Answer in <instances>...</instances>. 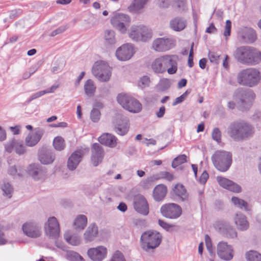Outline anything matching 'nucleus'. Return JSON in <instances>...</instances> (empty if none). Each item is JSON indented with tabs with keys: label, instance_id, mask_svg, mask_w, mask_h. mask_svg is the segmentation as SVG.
Instances as JSON below:
<instances>
[{
	"label": "nucleus",
	"instance_id": "nucleus-1",
	"mask_svg": "<svg viewBox=\"0 0 261 261\" xmlns=\"http://www.w3.org/2000/svg\"><path fill=\"white\" fill-rule=\"evenodd\" d=\"M255 128L250 123L239 120L231 122L228 127V134L234 140L243 141L253 137Z\"/></svg>",
	"mask_w": 261,
	"mask_h": 261
},
{
	"label": "nucleus",
	"instance_id": "nucleus-2",
	"mask_svg": "<svg viewBox=\"0 0 261 261\" xmlns=\"http://www.w3.org/2000/svg\"><path fill=\"white\" fill-rule=\"evenodd\" d=\"M259 51L253 47L242 46L237 48L233 56L239 63L246 65H255L258 63Z\"/></svg>",
	"mask_w": 261,
	"mask_h": 261
},
{
	"label": "nucleus",
	"instance_id": "nucleus-3",
	"mask_svg": "<svg viewBox=\"0 0 261 261\" xmlns=\"http://www.w3.org/2000/svg\"><path fill=\"white\" fill-rule=\"evenodd\" d=\"M255 98V94L250 89L239 88L234 93L237 108L242 111L248 110Z\"/></svg>",
	"mask_w": 261,
	"mask_h": 261
},
{
	"label": "nucleus",
	"instance_id": "nucleus-4",
	"mask_svg": "<svg viewBox=\"0 0 261 261\" xmlns=\"http://www.w3.org/2000/svg\"><path fill=\"white\" fill-rule=\"evenodd\" d=\"M212 161L218 170L226 172L232 164V154L230 152L225 150H217L212 156Z\"/></svg>",
	"mask_w": 261,
	"mask_h": 261
},
{
	"label": "nucleus",
	"instance_id": "nucleus-5",
	"mask_svg": "<svg viewBox=\"0 0 261 261\" xmlns=\"http://www.w3.org/2000/svg\"><path fill=\"white\" fill-rule=\"evenodd\" d=\"M259 80V72L253 68L242 70L237 75V81L240 85L250 87L256 85Z\"/></svg>",
	"mask_w": 261,
	"mask_h": 261
},
{
	"label": "nucleus",
	"instance_id": "nucleus-6",
	"mask_svg": "<svg viewBox=\"0 0 261 261\" xmlns=\"http://www.w3.org/2000/svg\"><path fill=\"white\" fill-rule=\"evenodd\" d=\"M161 234L156 231H147L141 237V246L145 251L149 252L157 248L162 241Z\"/></svg>",
	"mask_w": 261,
	"mask_h": 261
},
{
	"label": "nucleus",
	"instance_id": "nucleus-7",
	"mask_svg": "<svg viewBox=\"0 0 261 261\" xmlns=\"http://www.w3.org/2000/svg\"><path fill=\"white\" fill-rule=\"evenodd\" d=\"M93 75L100 81L108 82L111 76V68L103 61L96 62L92 68Z\"/></svg>",
	"mask_w": 261,
	"mask_h": 261
},
{
	"label": "nucleus",
	"instance_id": "nucleus-8",
	"mask_svg": "<svg viewBox=\"0 0 261 261\" xmlns=\"http://www.w3.org/2000/svg\"><path fill=\"white\" fill-rule=\"evenodd\" d=\"M130 17L123 13H116L111 19L112 25L120 32L125 34L129 27Z\"/></svg>",
	"mask_w": 261,
	"mask_h": 261
},
{
	"label": "nucleus",
	"instance_id": "nucleus-9",
	"mask_svg": "<svg viewBox=\"0 0 261 261\" xmlns=\"http://www.w3.org/2000/svg\"><path fill=\"white\" fill-rule=\"evenodd\" d=\"M152 37L150 30L143 25L132 27V39L136 41H146Z\"/></svg>",
	"mask_w": 261,
	"mask_h": 261
},
{
	"label": "nucleus",
	"instance_id": "nucleus-10",
	"mask_svg": "<svg viewBox=\"0 0 261 261\" xmlns=\"http://www.w3.org/2000/svg\"><path fill=\"white\" fill-rule=\"evenodd\" d=\"M133 206L135 211L143 216H147L149 213V204L141 194H137L133 198Z\"/></svg>",
	"mask_w": 261,
	"mask_h": 261
},
{
	"label": "nucleus",
	"instance_id": "nucleus-11",
	"mask_svg": "<svg viewBox=\"0 0 261 261\" xmlns=\"http://www.w3.org/2000/svg\"><path fill=\"white\" fill-rule=\"evenodd\" d=\"M181 208L175 203H168L163 205L161 208L162 215L169 219H176L181 214Z\"/></svg>",
	"mask_w": 261,
	"mask_h": 261
},
{
	"label": "nucleus",
	"instance_id": "nucleus-12",
	"mask_svg": "<svg viewBox=\"0 0 261 261\" xmlns=\"http://www.w3.org/2000/svg\"><path fill=\"white\" fill-rule=\"evenodd\" d=\"M216 227L219 232L225 237L232 239L237 237V232L236 229L228 221H218L216 223Z\"/></svg>",
	"mask_w": 261,
	"mask_h": 261
},
{
	"label": "nucleus",
	"instance_id": "nucleus-13",
	"mask_svg": "<svg viewBox=\"0 0 261 261\" xmlns=\"http://www.w3.org/2000/svg\"><path fill=\"white\" fill-rule=\"evenodd\" d=\"M38 160L42 164H51L55 160V154L51 149L43 146L38 150Z\"/></svg>",
	"mask_w": 261,
	"mask_h": 261
},
{
	"label": "nucleus",
	"instance_id": "nucleus-14",
	"mask_svg": "<svg viewBox=\"0 0 261 261\" xmlns=\"http://www.w3.org/2000/svg\"><path fill=\"white\" fill-rule=\"evenodd\" d=\"M174 46V41L172 39L165 38H157L152 44V48L159 52L168 50Z\"/></svg>",
	"mask_w": 261,
	"mask_h": 261
},
{
	"label": "nucleus",
	"instance_id": "nucleus-15",
	"mask_svg": "<svg viewBox=\"0 0 261 261\" xmlns=\"http://www.w3.org/2000/svg\"><path fill=\"white\" fill-rule=\"evenodd\" d=\"M46 234L50 238L56 239L60 234L59 224L55 217H49L44 226Z\"/></svg>",
	"mask_w": 261,
	"mask_h": 261
},
{
	"label": "nucleus",
	"instance_id": "nucleus-16",
	"mask_svg": "<svg viewBox=\"0 0 261 261\" xmlns=\"http://www.w3.org/2000/svg\"><path fill=\"white\" fill-rule=\"evenodd\" d=\"M256 38L255 32L251 28H242L238 33V39L241 43H252L255 41Z\"/></svg>",
	"mask_w": 261,
	"mask_h": 261
},
{
	"label": "nucleus",
	"instance_id": "nucleus-17",
	"mask_svg": "<svg viewBox=\"0 0 261 261\" xmlns=\"http://www.w3.org/2000/svg\"><path fill=\"white\" fill-rule=\"evenodd\" d=\"M163 66L170 74L175 73L177 70V57L175 55H165L161 57Z\"/></svg>",
	"mask_w": 261,
	"mask_h": 261
},
{
	"label": "nucleus",
	"instance_id": "nucleus-18",
	"mask_svg": "<svg viewBox=\"0 0 261 261\" xmlns=\"http://www.w3.org/2000/svg\"><path fill=\"white\" fill-rule=\"evenodd\" d=\"M87 254L93 261H102L107 255V249L103 246L91 248L88 250Z\"/></svg>",
	"mask_w": 261,
	"mask_h": 261
},
{
	"label": "nucleus",
	"instance_id": "nucleus-19",
	"mask_svg": "<svg viewBox=\"0 0 261 261\" xmlns=\"http://www.w3.org/2000/svg\"><path fill=\"white\" fill-rule=\"evenodd\" d=\"M233 249L226 242H220L217 245V254L220 258L225 260H230L233 257Z\"/></svg>",
	"mask_w": 261,
	"mask_h": 261
},
{
	"label": "nucleus",
	"instance_id": "nucleus-20",
	"mask_svg": "<svg viewBox=\"0 0 261 261\" xmlns=\"http://www.w3.org/2000/svg\"><path fill=\"white\" fill-rule=\"evenodd\" d=\"M22 229L23 233L29 237L35 238L40 236L41 227L35 222H27L23 224Z\"/></svg>",
	"mask_w": 261,
	"mask_h": 261
},
{
	"label": "nucleus",
	"instance_id": "nucleus-21",
	"mask_svg": "<svg viewBox=\"0 0 261 261\" xmlns=\"http://www.w3.org/2000/svg\"><path fill=\"white\" fill-rule=\"evenodd\" d=\"M44 133V129L36 128L33 133H29L25 139V145L29 147L35 146L40 140Z\"/></svg>",
	"mask_w": 261,
	"mask_h": 261
},
{
	"label": "nucleus",
	"instance_id": "nucleus-22",
	"mask_svg": "<svg viewBox=\"0 0 261 261\" xmlns=\"http://www.w3.org/2000/svg\"><path fill=\"white\" fill-rule=\"evenodd\" d=\"M5 149L9 153L15 151L19 155L24 154L26 152L25 147L23 143L19 140L12 139L5 144Z\"/></svg>",
	"mask_w": 261,
	"mask_h": 261
},
{
	"label": "nucleus",
	"instance_id": "nucleus-23",
	"mask_svg": "<svg viewBox=\"0 0 261 261\" xmlns=\"http://www.w3.org/2000/svg\"><path fill=\"white\" fill-rule=\"evenodd\" d=\"M217 180L221 187L231 192L240 193L242 191L241 186L231 180L221 176H217Z\"/></svg>",
	"mask_w": 261,
	"mask_h": 261
},
{
	"label": "nucleus",
	"instance_id": "nucleus-24",
	"mask_svg": "<svg viewBox=\"0 0 261 261\" xmlns=\"http://www.w3.org/2000/svg\"><path fill=\"white\" fill-rule=\"evenodd\" d=\"M91 161L94 166H97L102 162L104 156V150L101 145L94 143L91 148Z\"/></svg>",
	"mask_w": 261,
	"mask_h": 261
},
{
	"label": "nucleus",
	"instance_id": "nucleus-25",
	"mask_svg": "<svg viewBox=\"0 0 261 261\" xmlns=\"http://www.w3.org/2000/svg\"><path fill=\"white\" fill-rule=\"evenodd\" d=\"M83 156V151L77 150L73 152L69 156L67 162V167L71 171L75 170L82 160Z\"/></svg>",
	"mask_w": 261,
	"mask_h": 261
},
{
	"label": "nucleus",
	"instance_id": "nucleus-26",
	"mask_svg": "<svg viewBox=\"0 0 261 261\" xmlns=\"http://www.w3.org/2000/svg\"><path fill=\"white\" fill-rule=\"evenodd\" d=\"M233 221L237 229L239 230H246L249 227V223L246 217L241 213H237L234 215Z\"/></svg>",
	"mask_w": 261,
	"mask_h": 261
},
{
	"label": "nucleus",
	"instance_id": "nucleus-27",
	"mask_svg": "<svg viewBox=\"0 0 261 261\" xmlns=\"http://www.w3.org/2000/svg\"><path fill=\"white\" fill-rule=\"evenodd\" d=\"M28 174L34 179H39L46 172L45 169L38 164H31L28 167Z\"/></svg>",
	"mask_w": 261,
	"mask_h": 261
},
{
	"label": "nucleus",
	"instance_id": "nucleus-28",
	"mask_svg": "<svg viewBox=\"0 0 261 261\" xmlns=\"http://www.w3.org/2000/svg\"><path fill=\"white\" fill-rule=\"evenodd\" d=\"M130 45L124 44L119 47L116 51V56L119 60L126 61L130 59Z\"/></svg>",
	"mask_w": 261,
	"mask_h": 261
},
{
	"label": "nucleus",
	"instance_id": "nucleus-29",
	"mask_svg": "<svg viewBox=\"0 0 261 261\" xmlns=\"http://www.w3.org/2000/svg\"><path fill=\"white\" fill-rule=\"evenodd\" d=\"M116 137L109 133H105L101 135L98 138V141L101 144L110 147H114L117 144Z\"/></svg>",
	"mask_w": 261,
	"mask_h": 261
},
{
	"label": "nucleus",
	"instance_id": "nucleus-30",
	"mask_svg": "<svg viewBox=\"0 0 261 261\" xmlns=\"http://www.w3.org/2000/svg\"><path fill=\"white\" fill-rule=\"evenodd\" d=\"M167 192V187L162 184L157 185L153 191V196L156 201L162 200Z\"/></svg>",
	"mask_w": 261,
	"mask_h": 261
},
{
	"label": "nucleus",
	"instance_id": "nucleus-31",
	"mask_svg": "<svg viewBox=\"0 0 261 261\" xmlns=\"http://www.w3.org/2000/svg\"><path fill=\"white\" fill-rule=\"evenodd\" d=\"M170 28L175 31H180L186 26V21L181 17H175L170 22Z\"/></svg>",
	"mask_w": 261,
	"mask_h": 261
},
{
	"label": "nucleus",
	"instance_id": "nucleus-32",
	"mask_svg": "<svg viewBox=\"0 0 261 261\" xmlns=\"http://www.w3.org/2000/svg\"><path fill=\"white\" fill-rule=\"evenodd\" d=\"M98 233V228L95 224H90L84 234V238L87 241H92Z\"/></svg>",
	"mask_w": 261,
	"mask_h": 261
},
{
	"label": "nucleus",
	"instance_id": "nucleus-33",
	"mask_svg": "<svg viewBox=\"0 0 261 261\" xmlns=\"http://www.w3.org/2000/svg\"><path fill=\"white\" fill-rule=\"evenodd\" d=\"M87 224V217L84 215H79L75 218L73 223V227L76 230H83Z\"/></svg>",
	"mask_w": 261,
	"mask_h": 261
},
{
	"label": "nucleus",
	"instance_id": "nucleus-34",
	"mask_svg": "<svg viewBox=\"0 0 261 261\" xmlns=\"http://www.w3.org/2000/svg\"><path fill=\"white\" fill-rule=\"evenodd\" d=\"M104 39L107 45L112 46L116 43L115 32L112 30H107L104 33Z\"/></svg>",
	"mask_w": 261,
	"mask_h": 261
},
{
	"label": "nucleus",
	"instance_id": "nucleus-35",
	"mask_svg": "<svg viewBox=\"0 0 261 261\" xmlns=\"http://www.w3.org/2000/svg\"><path fill=\"white\" fill-rule=\"evenodd\" d=\"M117 100L124 109L130 112V98L127 95L123 93L119 94Z\"/></svg>",
	"mask_w": 261,
	"mask_h": 261
},
{
	"label": "nucleus",
	"instance_id": "nucleus-36",
	"mask_svg": "<svg viewBox=\"0 0 261 261\" xmlns=\"http://www.w3.org/2000/svg\"><path fill=\"white\" fill-rule=\"evenodd\" d=\"M84 89L88 96L92 97L96 91V86L94 82L90 79L87 80L84 84Z\"/></svg>",
	"mask_w": 261,
	"mask_h": 261
},
{
	"label": "nucleus",
	"instance_id": "nucleus-37",
	"mask_svg": "<svg viewBox=\"0 0 261 261\" xmlns=\"http://www.w3.org/2000/svg\"><path fill=\"white\" fill-rule=\"evenodd\" d=\"M173 191L182 201L186 200L188 197L187 191L182 185L176 184L173 189Z\"/></svg>",
	"mask_w": 261,
	"mask_h": 261
},
{
	"label": "nucleus",
	"instance_id": "nucleus-38",
	"mask_svg": "<svg viewBox=\"0 0 261 261\" xmlns=\"http://www.w3.org/2000/svg\"><path fill=\"white\" fill-rule=\"evenodd\" d=\"M151 68L155 73H163L165 72L161 57L154 60L151 63Z\"/></svg>",
	"mask_w": 261,
	"mask_h": 261
},
{
	"label": "nucleus",
	"instance_id": "nucleus-39",
	"mask_svg": "<svg viewBox=\"0 0 261 261\" xmlns=\"http://www.w3.org/2000/svg\"><path fill=\"white\" fill-rule=\"evenodd\" d=\"M147 2V0H134L133 3L132 4V12L137 13H141Z\"/></svg>",
	"mask_w": 261,
	"mask_h": 261
},
{
	"label": "nucleus",
	"instance_id": "nucleus-40",
	"mask_svg": "<svg viewBox=\"0 0 261 261\" xmlns=\"http://www.w3.org/2000/svg\"><path fill=\"white\" fill-rule=\"evenodd\" d=\"M1 189L3 192V195L7 196L9 198L12 197L13 188L9 182L4 181L1 186Z\"/></svg>",
	"mask_w": 261,
	"mask_h": 261
},
{
	"label": "nucleus",
	"instance_id": "nucleus-41",
	"mask_svg": "<svg viewBox=\"0 0 261 261\" xmlns=\"http://www.w3.org/2000/svg\"><path fill=\"white\" fill-rule=\"evenodd\" d=\"M65 257L69 261H85L82 256L73 251H67Z\"/></svg>",
	"mask_w": 261,
	"mask_h": 261
},
{
	"label": "nucleus",
	"instance_id": "nucleus-42",
	"mask_svg": "<svg viewBox=\"0 0 261 261\" xmlns=\"http://www.w3.org/2000/svg\"><path fill=\"white\" fill-rule=\"evenodd\" d=\"M53 146L57 150L61 151L64 149L65 146L64 140L61 137H56L54 140Z\"/></svg>",
	"mask_w": 261,
	"mask_h": 261
},
{
	"label": "nucleus",
	"instance_id": "nucleus-43",
	"mask_svg": "<svg viewBox=\"0 0 261 261\" xmlns=\"http://www.w3.org/2000/svg\"><path fill=\"white\" fill-rule=\"evenodd\" d=\"M231 202L235 206L240 208H244L245 210H247V202L242 199H240L237 197H232L231 198Z\"/></svg>",
	"mask_w": 261,
	"mask_h": 261
},
{
	"label": "nucleus",
	"instance_id": "nucleus-44",
	"mask_svg": "<svg viewBox=\"0 0 261 261\" xmlns=\"http://www.w3.org/2000/svg\"><path fill=\"white\" fill-rule=\"evenodd\" d=\"M248 261H261V254L256 251H250L246 254Z\"/></svg>",
	"mask_w": 261,
	"mask_h": 261
},
{
	"label": "nucleus",
	"instance_id": "nucleus-45",
	"mask_svg": "<svg viewBox=\"0 0 261 261\" xmlns=\"http://www.w3.org/2000/svg\"><path fill=\"white\" fill-rule=\"evenodd\" d=\"M64 238L69 244L73 246H77L80 243V239L77 236H70L67 233H65L64 234Z\"/></svg>",
	"mask_w": 261,
	"mask_h": 261
},
{
	"label": "nucleus",
	"instance_id": "nucleus-46",
	"mask_svg": "<svg viewBox=\"0 0 261 261\" xmlns=\"http://www.w3.org/2000/svg\"><path fill=\"white\" fill-rule=\"evenodd\" d=\"M157 180V177L155 175L147 177L141 182V186L145 189H148L151 187V184L154 180Z\"/></svg>",
	"mask_w": 261,
	"mask_h": 261
},
{
	"label": "nucleus",
	"instance_id": "nucleus-47",
	"mask_svg": "<svg viewBox=\"0 0 261 261\" xmlns=\"http://www.w3.org/2000/svg\"><path fill=\"white\" fill-rule=\"evenodd\" d=\"M187 162V156L185 154L179 155L175 158L172 161V167L176 168L178 165Z\"/></svg>",
	"mask_w": 261,
	"mask_h": 261
},
{
	"label": "nucleus",
	"instance_id": "nucleus-48",
	"mask_svg": "<svg viewBox=\"0 0 261 261\" xmlns=\"http://www.w3.org/2000/svg\"><path fill=\"white\" fill-rule=\"evenodd\" d=\"M100 116L101 114L98 109L92 108L90 114V118L92 122H97L100 119Z\"/></svg>",
	"mask_w": 261,
	"mask_h": 261
},
{
	"label": "nucleus",
	"instance_id": "nucleus-49",
	"mask_svg": "<svg viewBox=\"0 0 261 261\" xmlns=\"http://www.w3.org/2000/svg\"><path fill=\"white\" fill-rule=\"evenodd\" d=\"M142 109L141 103L138 100L132 98V113H138Z\"/></svg>",
	"mask_w": 261,
	"mask_h": 261
},
{
	"label": "nucleus",
	"instance_id": "nucleus-50",
	"mask_svg": "<svg viewBox=\"0 0 261 261\" xmlns=\"http://www.w3.org/2000/svg\"><path fill=\"white\" fill-rule=\"evenodd\" d=\"M134 229H141L146 226V221L144 219H134L133 220Z\"/></svg>",
	"mask_w": 261,
	"mask_h": 261
},
{
	"label": "nucleus",
	"instance_id": "nucleus-51",
	"mask_svg": "<svg viewBox=\"0 0 261 261\" xmlns=\"http://www.w3.org/2000/svg\"><path fill=\"white\" fill-rule=\"evenodd\" d=\"M212 137L214 140L218 143L221 142V132L219 128L215 127L214 128L212 133Z\"/></svg>",
	"mask_w": 261,
	"mask_h": 261
},
{
	"label": "nucleus",
	"instance_id": "nucleus-52",
	"mask_svg": "<svg viewBox=\"0 0 261 261\" xmlns=\"http://www.w3.org/2000/svg\"><path fill=\"white\" fill-rule=\"evenodd\" d=\"M157 177V180L160 178H164L168 181H171L173 179V175L167 171H162L159 174L155 175Z\"/></svg>",
	"mask_w": 261,
	"mask_h": 261
},
{
	"label": "nucleus",
	"instance_id": "nucleus-53",
	"mask_svg": "<svg viewBox=\"0 0 261 261\" xmlns=\"http://www.w3.org/2000/svg\"><path fill=\"white\" fill-rule=\"evenodd\" d=\"M150 82V79L147 76H143L140 79L138 86L141 88L143 89L146 87H148Z\"/></svg>",
	"mask_w": 261,
	"mask_h": 261
},
{
	"label": "nucleus",
	"instance_id": "nucleus-54",
	"mask_svg": "<svg viewBox=\"0 0 261 261\" xmlns=\"http://www.w3.org/2000/svg\"><path fill=\"white\" fill-rule=\"evenodd\" d=\"M205 242L207 250H208L210 255L213 256L214 254L212 247V243L210 237L207 234L205 236Z\"/></svg>",
	"mask_w": 261,
	"mask_h": 261
},
{
	"label": "nucleus",
	"instance_id": "nucleus-55",
	"mask_svg": "<svg viewBox=\"0 0 261 261\" xmlns=\"http://www.w3.org/2000/svg\"><path fill=\"white\" fill-rule=\"evenodd\" d=\"M110 261H125L123 254L119 250L116 251L113 254Z\"/></svg>",
	"mask_w": 261,
	"mask_h": 261
},
{
	"label": "nucleus",
	"instance_id": "nucleus-56",
	"mask_svg": "<svg viewBox=\"0 0 261 261\" xmlns=\"http://www.w3.org/2000/svg\"><path fill=\"white\" fill-rule=\"evenodd\" d=\"M129 127L127 125H122L119 124L114 128L115 132L120 135H125L128 131Z\"/></svg>",
	"mask_w": 261,
	"mask_h": 261
},
{
	"label": "nucleus",
	"instance_id": "nucleus-57",
	"mask_svg": "<svg viewBox=\"0 0 261 261\" xmlns=\"http://www.w3.org/2000/svg\"><path fill=\"white\" fill-rule=\"evenodd\" d=\"M171 86V82L170 80L168 79H162L160 80L159 83V86L162 90H165L169 88Z\"/></svg>",
	"mask_w": 261,
	"mask_h": 261
},
{
	"label": "nucleus",
	"instance_id": "nucleus-58",
	"mask_svg": "<svg viewBox=\"0 0 261 261\" xmlns=\"http://www.w3.org/2000/svg\"><path fill=\"white\" fill-rule=\"evenodd\" d=\"M24 172L23 170H21L19 169V170L16 168L15 166L11 167L9 169V173L10 175L13 176H15L17 175L18 176H21L23 175Z\"/></svg>",
	"mask_w": 261,
	"mask_h": 261
},
{
	"label": "nucleus",
	"instance_id": "nucleus-59",
	"mask_svg": "<svg viewBox=\"0 0 261 261\" xmlns=\"http://www.w3.org/2000/svg\"><path fill=\"white\" fill-rule=\"evenodd\" d=\"M208 58L211 62L216 64H218L219 63L220 55L217 53L210 51L208 53Z\"/></svg>",
	"mask_w": 261,
	"mask_h": 261
},
{
	"label": "nucleus",
	"instance_id": "nucleus-60",
	"mask_svg": "<svg viewBox=\"0 0 261 261\" xmlns=\"http://www.w3.org/2000/svg\"><path fill=\"white\" fill-rule=\"evenodd\" d=\"M231 22L230 20H227L226 21V24L225 26V31L224 32V36L227 37L229 36L231 32Z\"/></svg>",
	"mask_w": 261,
	"mask_h": 261
},
{
	"label": "nucleus",
	"instance_id": "nucleus-61",
	"mask_svg": "<svg viewBox=\"0 0 261 261\" xmlns=\"http://www.w3.org/2000/svg\"><path fill=\"white\" fill-rule=\"evenodd\" d=\"M46 92L45 91H44V90H42V91H39V92H36L34 94H33L30 98L27 101V102L28 103H29L32 100L35 99H36L38 97H41V96L44 95L45 94H46Z\"/></svg>",
	"mask_w": 261,
	"mask_h": 261
},
{
	"label": "nucleus",
	"instance_id": "nucleus-62",
	"mask_svg": "<svg viewBox=\"0 0 261 261\" xmlns=\"http://www.w3.org/2000/svg\"><path fill=\"white\" fill-rule=\"evenodd\" d=\"M66 27L65 26H61L58 28L57 29L53 31L51 33L50 36L52 37H54L57 35L60 34L63 32H64L66 30Z\"/></svg>",
	"mask_w": 261,
	"mask_h": 261
},
{
	"label": "nucleus",
	"instance_id": "nucleus-63",
	"mask_svg": "<svg viewBox=\"0 0 261 261\" xmlns=\"http://www.w3.org/2000/svg\"><path fill=\"white\" fill-rule=\"evenodd\" d=\"M208 177L209 175L207 172L206 171H203L199 178L200 182L202 184H205L207 179H208Z\"/></svg>",
	"mask_w": 261,
	"mask_h": 261
},
{
	"label": "nucleus",
	"instance_id": "nucleus-64",
	"mask_svg": "<svg viewBox=\"0 0 261 261\" xmlns=\"http://www.w3.org/2000/svg\"><path fill=\"white\" fill-rule=\"evenodd\" d=\"M158 223L161 227L167 230H168L172 226L171 225H170L160 219L158 220Z\"/></svg>",
	"mask_w": 261,
	"mask_h": 261
}]
</instances>
